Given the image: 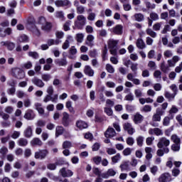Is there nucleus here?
Here are the masks:
<instances>
[{
  "label": "nucleus",
  "mask_w": 182,
  "mask_h": 182,
  "mask_svg": "<svg viewBox=\"0 0 182 182\" xmlns=\"http://www.w3.org/2000/svg\"><path fill=\"white\" fill-rule=\"evenodd\" d=\"M107 43L111 55L116 56L117 55V43H119V40L109 39Z\"/></svg>",
  "instance_id": "nucleus-1"
},
{
  "label": "nucleus",
  "mask_w": 182,
  "mask_h": 182,
  "mask_svg": "<svg viewBox=\"0 0 182 182\" xmlns=\"http://www.w3.org/2000/svg\"><path fill=\"white\" fill-rule=\"evenodd\" d=\"M11 75L15 79L22 80L25 79V71L19 68H13L11 70Z\"/></svg>",
  "instance_id": "nucleus-2"
},
{
  "label": "nucleus",
  "mask_w": 182,
  "mask_h": 182,
  "mask_svg": "<svg viewBox=\"0 0 182 182\" xmlns=\"http://www.w3.org/2000/svg\"><path fill=\"white\" fill-rule=\"evenodd\" d=\"M38 23L41 25L42 31H45V32H50L52 31V23L46 21L45 17H40L38 18Z\"/></svg>",
  "instance_id": "nucleus-3"
},
{
  "label": "nucleus",
  "mask_w": 182,
  "mask_h": 182,
  "mask_svg": "<svg viewBox=\"0 0 182 182\" xmlns=\"http://www.w3.org/2000/svg\"><path fill=\"white\" fill-rule=\"evenodd\" d=\"M75 28L76 29H83L85 25H86V17L83 15H79L77 16V20L74 23Z\"/></svg>",
  "instance_id": "nucleus-4"
},
{
  "label": "nucleus",
  "mask_w": 182,
  "mask_h": 182,
  "mask_svg": "<svg viewBox=\"0 0 182 182\" xmlns=\"http://www.w3.org/2000/svg\"><path fill=\"white\" fill-rule=\"evenodd\" d=\"M166 112L161 110V108H156V113L152 116V122H161V116Z\"/></svg>",
  "instance_id": "nucleus-5"
},
{
  "label": "nucleus",
  "mask_w": 182,
  "mask_h": 182,
  "mask_svg": "<svg viewBox=\"0 0 182 182\" xmlns=\"http://www.w3.org/2000/svg\"><path fill=\"white\" fill-rule=\"evenodd\" d=\"M49 154V151L46 149H41L38 151L35 152L34 157L36 159L43 160V159L46 158V156Z\"/></svg>",
  "instance_id": "nucleus-6"
},
{
  "label": "nucleus",
  "mask_w": 182,
  "mask_h": 182,
  "mask_svg": "<svg viewBox=\"0 0 182 182\" xmlns=\"http://www.w3.org/2000/svg\"><path fill=\"white\" fill-rule=\"evenodd\" d=\"M170 146V139H167L166 137H161L157 144L159 149H163V147H168Z\"/></svg>",
  "instance_id": "nucleus-7"
},
{
  "label": "nucleus",
  "mask_w": 182,
  "mask_h": 182,
  "mask_svg": "<svg viewBox=\"0 0 182 182\" xmlns=\"http://www.w3.org/2000/svg\"><path fill=\"white\" fill-rule=\"evenodd\" d=\"M55 5L57 6L58 8H64L65 6H70L72 3L69 0H56L55 1Z\"/></svg>",
  "instance_id": "nucleus-8"
},
{
  "label": "nucleus",
  "mask_w": 182,
  "mask_h": 182,
  "mask_svg": "<svg viewBox=\"0 0 182 182\" xmlns=\"http://www.w3.org/2000/svg\"><path fill=\"white\" fill-rule=\"evenodd\" d=\"M123 129L125 132H127L128 134H130V136L133 135V134L136 132L132 124L129 122H126L123 124Z\"/></svg>",
  "instance_id": "nucleus-9"
},
{
  "label": "nucleus",
  "mask_w": 182,
  "mask_h": 182,
  "mask_svg": "<svg viewBox=\"0 0 182 182\" xmlns=\"http://www.w3.org/2000/svg\"><path fill=\"white\" fill-rule=\"evenodd\" d=\"M180 56L173 55L171 59L167 60V63L171 66V68H174L176 67V65L180 62Z\"/></svg>",
  "instance_id": "nucleus-10"
},
{
  "label": "nucleus",
  "mask_w": 182,
  "mask_h": 182,
  "mask_svg": "<svg viewBox=\"0 0 182 182\" xmlns=\"http://www.w3.org/2000/svg\"><path fill=\"white\" fill-rule=\"evenodd\" d=\"M31 82L33 85H35L37 87H45V82H43V80L38 78L37 77L32 78Z\"/></svg>",
  "instance_id": "nucleus-11"
},
{
  "label": "nucleus",
  "mask_w": 182,
  "mask_h": 182,
  "mask_svg": "<svg viewBox=\"0 0 182 182\" xmlns=\"http://www.w3.org/2000/svg\"><path fill=\"white\" fill-rule=\"evenodd\" d=\"M60 175L62 177H72L73 176V172L71 170H66V168H62L60 170Z\"/></svg>",
  "instance_id": "nucleus-12"
},
{
  "label": "nucleus",
  "mask_w": 182,
  "mask_h": 182,
  "mask_svg": "<svg viewBox=\"0 0 182 182\" xmlns=\"http://www.w3.org/2000/svg\"><path fill=\"white\" fill-rule=\"evenodd\" d=\"M114 176H116V171L113 168L108 169L107 172L101 175L102 178H109V177H114Z\"/></svg>",
  "instance_id": "nucleus-13"
},
{
  "label": "nucleus",
  "mask_w": 182,
  "mask_h": 182,
  "mask_svg": "<svg viewBox=\"0 0 182 182\" xmlns=\"http://www.w3.org/2000/svg\"><path fill=\"white\" fill-rule=\"evenodd\" d=\"M114 136H116V131H114V129L112 127H108L105 133V136L107 139H112V137H114Z\"/></svg>",
  "instance_id": "nucleus-14"
},
{
  "label": "nucleus",
  "mask_w": 182,
  "mask_h": 182,
  "mask_svg": "<svg viewBox=\"0 0 182 182\" xmlns=\"http://www.w3.org/2000/svg\"><path fill=\"white\" fill-rule=\"evenodd\" d=\"M159 182L171 181V176H170V173H162L159 178Z\"/></svg>",
  "instance_id": "nucleus-15"
},
{
  "label": "nucleus",
  "mask_w": 182,
  "mask_h": 182,
  "mask_svg": "<svg viewBox=\"0 0 182 182\" xmlns=\"http://www.w3.org/2000/svg\"><path fill=\"white\" fill-rule=\"evenodd\" d=\"M143 120H144V117H143V115H141L140 113L136 112L134 114L133 122L135 124H139L141 123V122H143Z\"/></svg>",
  "instance_id": "nucleus-16"
},
{
  "label": "nucleus",
  "mask_w": 182,
  "mask_h": 182,
  "mask_svg": "<svg viewBox=\"0 0 182 182\" xmlns=\"http://www.w3.org/2000/svg\"><path fill=\"white\" fill-rule=\"evenodd\" d=\"M55 65H58V66H63L65 67L68 66V60L65 57L63 58H59L55 60Z\"/></svg>",
  "instance_id": "nucleus-17"
},
{
  "label": "nucleus",
  "mask_w": 182,
  "mask_h": 182,
  "mask_svg": "<svg viewBox=\"0 0 182 182\" xmlns=\"http://www.w3.org/2000/svg\"><path fill=\"white\" fill-rule=\"evenodd\" d=\"M35 113L33 110L28 109L26 112L24 114V119H26V120H33L35 119Z\"/></svg>",
  "instance_id": "nucleus-18"
},
{
  "label": "nucleus",
  "mask_w": 182,
  "mask_h": 182,
  "mask_svg": "<svg viewBox=\"0 0 182 182\" xmlns=\"http://www.w3.org/2000/svg\"><path fill=\"white\" fill-rule=\"evenodd\" d=\"M24 137H26L27 139H31L33 134V131L32 129V127L28 126L27 128L24 130L23 132Z\"/></svg>",
  "instance_id": "nucleus-19"
},
{
  "label": "nucleus",
  "mask_w": 182,
  "mask_h": 182,
  "mask_svg": "<svg viewBox=\"0 0 182 182\" xmlns=\"http://www.w3.org/2000/svg\"><path fill=\"white\" fill-rule=\"evenodd\" d=\"M149 134H155V136H163V130L160 128H154L149 130Z\"/></svg>",
  "instance_id": "nucleus-20"
},
{
  "label": "nucleus",
  "mask_w": 182,
  "mask_h": 182,
  "mask_svg": "<svg viewBox=\"0 0 182 182\" xmlns=\"http://www.w3.org/2000/svg\"><path fill=\"white\" fill-rule=\"evenodd\" d=\"M113 33L115 35H122L123 33V26L118 24L112 28Z\"/></svg>",
  "instance_id": "nucleus-21"
},
{
  "label": "nucleus",
  "mask_w": 182,
  "mask_h": 182,
  "mask_svg": "<svg viewBox=\"0 0 182 182\" xmlns=\"http://www.w3.org/2000/svg\"><path fill=\"white\" fill-rule=\"evenodd\" d=\"M84 73H85L87 76L92 77L95 75V70H93L92 67L90 65H85L84 68Z\"/></svg>",
  "instance_id": "nucleus-22"
},
{
  "label": "nucleus",
  "mask_w": 182,
  "mask_h": 182,
  "mask_svg": "<svg viewBox=\"0 0 182 182\" xmlns=\"http://www.w3.org/2000/svg\"><path fill=\"white\" fill-rule=\"evenodd\" d=\"M62 123L63 126H65V127L69 126L70 120H69V114H68V112L63 113Z\"/></svg>",
  "instance_id": "nucleus-23"
},
{
  "label": "nucleus",
  "mask_w": 182,
  "mask_h": 182,
  "mask_svg": "<svg viewBox=\"0 0 182 182\" xmlns=\"http://www.w3.org/2000/svg\"><path fill=\"white\" fill-rule=\"evenodd\" d=\"M55 17L57 18V19H60V21H65V19H66V17H65V13L63 12V11H55Z\"/></svg>",
  "instance_id": "nucleus-24"
},
{
  "label": "nucleus",
  "mask_w": 182,
  "mask_h": 182,
  "mask_svg": "<svg viewBox=\"0 0 182 182\" xmlns=\"http://www.w3.org/2000/svg\"><path fill=\"white\" fill-rule=\"evenodd\" d=\"M76 126L80 130H83V129H87V123L84 121L79 120L76 122Z\"/></svg>",
  "instance_id": "nucleus-25"
},
{
  "label": "nucleus",
  "mask_w": 182,
  "mask_h": 182,
  "mask_svg": "<svg viewBox=\"0 0 182 182\" xmlns=\"http://www.w3.org/2000/svg\"><path fill=\"white\" fill-rule=\"evenodd\" d=\"M30 144L31 146H42V144H43V142H42V140H41V139H39V138H33L31 141Z\"/></svg>",
  "instance_id": "nucleus-26"
},
{
  "label": "nucleus",
  "mask_w": 182,
  "mask_h": 182,
  "mask_svg": "<svg viewBox=\"0 0 182 182\" xmlns=\"http://www.w3.org/2000/svg\"><path fill=\"white\" fill-rule=\"evenodd\" d=\"M170 68H171V66H170V65H166V62H162L161 63V70L162 72H164V73H167V72H168V70H170Z\"/></svg>",
  "instance_id": "nucleus-27"
},
{
  "label": "nucleus",
  "mask_w": 182,
  "mask_h": 182,
  "mask_svg": "<svg viewBox=\"0 0 182 182\" xmlns=\"http://www.w3.org/2000/svg\"><path fill=\"white\" fill-rule=\"evenodd\" d=\"M136 48L138 49H144L146 48V43L141 38H138L136 43Z\"/></svg>",
  "instance_id": "nucleus-28"
},
{
  "label": "nucleus",
  "mask_w": 182,
  "mask_h": 182,
  "mask_svg": "<svg viewBox=\"0 0 182 182\" xmlns=\"http://www.w3.org/2000/svg\"><path fill=\"white\" fill-rule=\"evenodd\" d=\"M151 151H153V149H151V147L145 148V153L146 154V159L147 160H151V159L153 158V154H151Z\"/></svg>",
  "instance_id": "nucleus-29"
},
{
  "label": "nucleus",
  "mask_w": 182,
  "mask_h": 182,
  "mask_svg": "<svg viewBox=\"0 0 182 182\" xmlns=\"http://www.w3.org/2000/svg\"><path fill=\"white\" fill-rule=\"evenodd\" d=\"M164 96L166 99L168 100V102H171V100H174V98L176 97V94H171L170 93V92L165 91Z\"/></svg>",
  "instance_id": "nucleus-30"
},
{
  "label": "nucleus",
  "mask_w": 182,
  "mask_h": 182,
  "mask_svg": "<svg viewBox=\"0 0 182 182\" xmlns=\"http://www.w3.org/2000/svg\"><path fill=\"white\" fill-rule=\"evenodd\" d=\"M4 46H6L9 50H14L15 49V43L9 41L2 42Z\"/></svg>",
  "instance_id": "nucleus-31"
},
{
  "label": "nucleus",
  "mask_w": 182,
  "mask_h": 182,
  "mask_svg": "<svg viewBox=\"0 0 182 182\" xmlns=\"http://www.w3.org/2000/svg\"><path fill=\"white\" fill-rule=\"evenodd\" d=\"M134 18L136 22H143L144 21V15L141 13L135 14Z\"/></svg>",
  "instance_id": "nucleus-32"
},
{
  "label": "nucleus",
  "mask_w": 182,
  "mask_h": 182,
  "mask_svg": "<svg viewBox=\"0 0 182 182\" xmlns=\"http://www.w3.org/2000/svg\"><path fill=\"white\" fill-rule=\"evenodd\" d=\"M35 106H36V109L38 112L39 114H45V109H43V108H42V104L37 102L35 104Z\"/></svg>",
  "instance_id": "nucleus-33"
},
{
  "label": "nucleus",
  "mask_w": 182,
  "mask_h": 182,
  "mask_svg": "<svg viewBox=\"0 0 182 182\" xmlns=\"http://www.w3.org/2000/svg\"><path fill=\"white\" fill-rule=\"evenodd\" d=\"M18 144L21 147H25V146H28V139L25 138H20L18 140Z\"/></svg>",
  "instance_id": "nucleus-34"
},
{
  "label": "nucleus",
  "mask_w": 182,
  "mask_h": 182,
  "mask_svg": "<svg viewBox=\"0 0 182 182\" xmlns=\"http://www.w3.org/2000/svg\"><path fill=\"white\" fill-rule=\"evenodd\" d=\"M61 41L60 40H53V39H48L47 41L48 46H52L53 45H59Z\"/></svg>",
  "instance_id": "nucleus-35"
},
{
  "label": "nucleus",
  "mask_w": 182,
  "mask_h": 182,
  "mask_svg": "<svg viewBox=\"0 0 182 182\" xmlns=\"http://www.w3.org/2000/svg\"><path fill=\"white\" fill-rule=\"evenodd\" d=\"M93 41H95V36L91 34L88 35L87 36L86 45H88V46H92V42H93Z\"/></svg>",
  "instance_id": "nucleus-36"
},
{
  "label": "nucleus",
  "mask_w": 182,
  "mask_h": 182,
  "mask_svg": "<svg viewBox=\"0 0 182 182\" xmlns=\"http://www.w3.org/2000/svg\"><path fill=\"white\" fill-rule=\"evenodd\" d=\"M85 38V35L82 33H77L75 36V39L78 43H82L83 42V38Z\"/></svg>",
  "instance_id": "nucleus-37"
},
{
  "label": "nucleus",
  "mask_w": 182,
  "mask_h": 182,
  "mask_svg": "<svg viewBox=\"0 0 182 182\" xmlns=\"http://www.w3.org/2000/svg\"><path fill=\"white\" fill-rule=\"evenodd\" d=\"M171 139L172 141H173L174 144H180V143H181V140L176 134L172 135Z\"/></svg>",
  "instance_id": "nucleus-38"
},
{
  "label": "nucleus",
  "mask_w": 182,
  "mask_h": 182,
  "mask_svg": "<svg viewBox=\"0 0 182 182\" xmlns=\"http://www.w3.org/2000/svg\"><path fill=\"white\" fill-rule=\"evenodd\" d=\"M120 159H122V156H121L120 154L118 153L115 156H112L111 158V160H112V162L113 163V164H116V163H117L119 161V160H120Z\"/></svg>",
  "instance_id": "nucleus-39"
},
{
  "label": "nucleus",
  "mask_w": 182,
  "mask_h": 182,
  "mask_svg": "<svg viewBox=\"0 0 182 182\" xmlns=\"http://www.w3.org/2000/svg\"><path fill=\"white\" fill-rule=\"evenodd\" d=\"M146 33L151 36V38H156L157 37V33L155 31H152L151 28H147L146 30Z\"/></svg>",
  "instance_id": "nucleus-40"
},
{
  "label": "nucleus",
  "mask_w": 182,
  "mask_h": 182,
  "mask_svg": "<svg viewBox=\"0 0 182 182\" xmlns=\"http://www.w3.org/2000/svg\"><path fill=\"white\" fill-rule=\"evenodd\" d=\"M64 129L63 127H57L55 129V136L56 137L63 134Z\"/></svg>",
  "instance_id": "nucleus-41"
},
{
  "label": "nucleus",
  "mask_w": 182,
  "mask_h": 182,
  "mask_svg": "<svg viewBox=\"0 0 182 182\" xmlns=\"http://www.w3.org/2000/svg\"><path fill=\"white\" fill-rule=\"evenodd\" d=\"M144 141V136H139L136 138V144L139 147L143 146V142Z\"/></svg>",
  "instance_id": "nucleus-42"
},
{
  "label": "nucleus",
  "mask_w": 182,
  "mask_h": 182,
  "mask_svg": "<svg viewBox=\"0 0 182 182\" xmlns=\"http://www.w3.org/2000/svg\"><path fill=\"white\" fill-rule=\"evenodd\" d=\"M141 112L143 113H149L151 112V106L146 105L141 109Z\"/></svg>",
  "instance_id": "nucleus-43"
},
{
  "label": "nucleus",
  "mask_w": 182,
  "mask_h": 182,
  "mask_svg": "<svg viewBox=\"0 0 182 182\" xmlns=\"http://www.w3.org/2000/svg\"><path fill=\"white\" fill-rule=\"evenodd\" d=\"M65 106L70 113L75 114V109L72 107V102L70 101H68Z\"/></svg>",
  "instance_id": "nucleus-44"
},
{
  "label": "nucleus",
  "mask_w": 182,
  "mask_h": 182,
  "mask_svg": "<svg viewBox=\"0 0 182 182\" xmlns=\"http://www.w3.org/2000/svg\"><path fill=\"white\" fill-rule=\"evenodd\" d=\"M164 56L166 59L173 58V51L171 50H166L164 52Z\"/></svg>",
  "instance_id": "nucleus-45"
},
{
  "label": "nucleus",
  "mask_w": 182,
  "mask_h": 182,
  "mask_svg": "<svg viewBox=\"0 0 182 182\" xmlns=\"http://www.w3.org/2000/svg\"><path fill=\"white\" fill-rule=\"evenodd\" d=\"M104 112L107 116H113V109L110 107H105Z\"/></svg>",
  "instance_id": "nucleus-46"
},
{
  "label": "nucleus",
  "mask_w": 182,
  "mask_h": 182,
  "mask_svg": "<svg viewBox=\"0 0 182 182\" xmlns=\"http://www.w3.org/2000/svg\"><path fill=\"white\" fill-rule=\"evenodd\" d=\"M41 79L43 82H49L52 79V75L50 74H43L41 75Z\"/></svg>",
  "instance_id": "nucleus-47"
},
{
  "label": "nucleus",
  "mask_w": 182,
  "mask_h": 182,
  "mask_svg": "<svg viewBox=\"0 0 182 182\" xmlns=\"http://www.w3.org/2000/svg\"><path fill=\"white\" fill-rule=\"evenodd\" d=\"M169 87L173 94L177 96V93H178V88L177 87V85L176 84H172Z\"/></svg>",
  "instance_id": "nucleus-48"
},
{
  "label": "nucleus",
  "mask_w": 182,
  "mask_h": 182,
  "mask_svg": "<svg viewBox=\"0 0 182 182\" xmlns=\"http://www.w3.org/2000/svg\"><path fill=\"white\" fill-rule=\"evenodd\" d=\"M36 126H37V127H41V128L45 127V126H46V122L42 119H39L36 123Z\"/></svg>",
  "instance_id": "nucleus-49"
},
{
  "label": "nucleus",
  "mask_w": 182,
  "mask_h": 182,
  "mask_svg": "<svg viewBox=\"0 0 182 182\" xmlns=\"http://www.w3.org/2000/svg\"><path fill=\"white\" fill-rule=\"evenodd\" d=\"M172 151H180V144H173L171 146Z\"/></svg>",
  "instance_id": "nucleus-50"
},
{
  "label": "nucleus",
  "mask_w": 182,
  "mask_h": 182,
  "mask_svg": "<svg viewBox=\"0 0 182 182\" xmlns=\"http://www.w3.org/2000/svg\"><path fill=\"white\" fill-rule=\"evenodd\" d=\"M149 18L152 21H159V14L157 13L152 12L149 14Z\"/></svg>",
  "instance_id": "nucleus-51"
},
{
  "label": "nucleus",
  "mask_w": 182,
  "mask_h": 182,
  "mask_svg": "<svg viewBox=\"0 0 182 182\" xmlns=\"http://www.w3.org/2000/svg\"><path fill=\"white\" fill-rule=\"evenodd\" d=\"M148 68H150L152 70H156V69H157V65L154 61H149L148 63Z\"/></svg>",
  "instance_id": "nucleus-52"
},
{
  "label": "nucleus",
  "mask_w": 182,
  "mask_h": 182,
  "mask_svg": "<svg viewBox=\"0 0 182 182\" xmlns=\"http://www.w3.org/2000/svg\"><path fill=\"white\" fill-rule=\"evenodd\" d=\"M18 41L20 43H22L23 42H28V36L25 34L23 35H21L19 38H18Z\"/></svg>",
  "instance_id": "nucleus-53"
},
{
  "label": "nucleus",
  "mask_w": 182,
  "mask_h": 182,
  "mask_svg": "<svg viewBox=\"0 0 182 182\" xmlns=\"http://www.w3.org/2000/svg\"><path fill=\"white\" fill-rule=\"evenodd\" d=\"M77 14L79 15H82V14H85V6H80L76 8Z\"/></svg>",
  "instance_id": "nucleus-54"
},
{
  "label": "nucleus",
  "mask_w": 182,
  "mask_h": 182,
  "mask_svg": "<svg viewBox=\"0 0 182 182\" xmlns=\"http://www.w3.org/2000/svg\"><path fill=\"white\" fill-rule=\"evenodd\" d=\"M106 70L108 72V73H113L114 72V68H113V65L110 64H107Z\"/></svg>",
  "instance_id": "nucleus-55"
},
{
  "label": "nucleus",
  "mask_w": 182,
  "mask_h": 182,
  "mask_svg": "<svg viewBox=\"0 0 182 182\" xmlns=\"http://www.w3.org/2000/svg\"><path fill=\"white\" fill-rule=\"evenodd\" d=\"M28 56L33 59H38V58H39V54L37 52L30 51L28 52Z\"/></svg>",
  "instance_id": "nucleus-56"
},
{
  "label": "nucleus",
  "mask_w": 182,
  "mask_h": 182,
  "mask_svg": "<svg viewBox=\"0 0 182 182\" xmlns=\"http://www.w3.org/2000/svg\"><path fill=\"white\" fill-rule=\"evenodd\" d=\"M72 147V142L65 141L63 143V149H70Z\"/></svg>",
  "instance_id": "nucleus-57"
},
{
  "label": "nucleus",
  "mask_w": 182,
  "mask_h": 182,
  "mask_svg": "<svg viewBox=\"0 0 182 182\" xmlns=\"http://www.w3.org/2000/svg\"><path fill=\"white\" fill-rule=\"evenodd\" d=\"M4 112L6 113H8L9 114H11V113H14V107L11 106H7L4 109Z\"/></svg>",
  "instance_id": "nucleus-58"
},
{
  "label": "nucleus",
  "mask_w": 182,
  "mask_h": 182,
  "mask_svg": "<svg viewBox=\"0 0 182 182\" xmlns=\"http://www.w3.org/2000/svg\"><path fill=\"white\" fill-rule=\"evenodd\" d=\"M132 151H133V149L130 148H126L122 151V154H124V156H130V154H132Z\"/></svg>",
  "instance_id": "nucleus-59"
},
{
  "label": "nucleus",
  "mask_w": 182,
  "mask_h": 182,
  "mask_svg": "<svg viewBox=\"0 0 182 182\" xmlns=\"http://www.w3.org/2000/svg\"><path fill=\"white\" fill-rule=\"evenodd\" d=\"M58 165H59V164L58 162H56L55 164H49L47 166V168H48V170H55L56 166Z\"/></svg>",
  "instance_id": "nucleus-60"
},
{
  "label": "nucleus",
  "mask_w": 182,
  "mask_h": 182,
  "mask_svg": "<svg viewBox=\"0 0 182 182\" xmlns=\"http://www.w3.org/2000/svg\"><path fill=\"white\" fill-rule=\"evenodd\" d=\"M92 161H94V163H95V164H100L101 161H102V157L97 156L92 158Z\"/></svg>",
  "instance_id": "nucleus-61"
},
{
  "label": "nucleus",
  "mask_w": 182,
  "mask_h": 182,
  "mask_svg": "<svg viewBox=\"0 0 182 182\" xmlns=\"http://www.w3.org/2000/svg\"><path fill=\"white\" fill-rule=\"evenodd\" d=\"M178 112V108L176 107L175 105H173L169 110V114H174Z\"/></svg>",
  "instance_id": "nucleus-62"
},
{
  "label": "nucleus",
  "mask_w": 182,
  "mask_h": 182,
  "mask_svg": "<svg viewBox=\"0 0 182 182\" xmlns=\"http://www.w3.org/2000/svg\"><path fill=\"white\" fill-rule=\"evenodd\" d=\"M171 119L169 117H165L163 120V126H168Z\"/></svg>",
  "instance_id": "nucleus-63"
},
{
  "label": "nucleus",
  "mask_w": 182,
  "mask_h": 182,
  "mask_svg": "<svg viewBox=\"0 0 182 182\" xmlns=\"http://www.w3.org/2000/svg\"><path fill=\"white\" fill-rule=\"evenodd\" d=\"M181 70H182V62H181L180 64L175 68L176 73H181Z\"/></svg>",
  "instance_id": "nucleus-64"
}]
</instances>
